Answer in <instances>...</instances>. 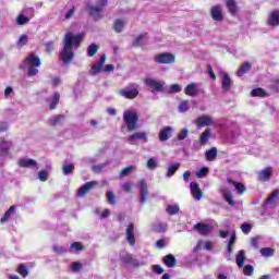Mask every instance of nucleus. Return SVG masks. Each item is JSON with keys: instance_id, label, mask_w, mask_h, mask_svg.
<instances>
[{"instance_id": "nucleus-1", "label": "nucleus", "mask_w": 279, "mask_h": 279, "mask_svg": "<svg viewBox=\"0 0 279 279\" xmlns=\"http://www.w3.org/2000/svg\"><path fill=\"white\" fill-rule=\"evenodd\" d=\"M83 38L84 36L82 34L74 35L73 33H66L64 35L63 49L59 52V60H61L62 64H72L73 60H75L73 49H78Z\"/></svg>"}, {"instance_id": "nucleus-2", "label": "nucleus", "mask_w": 279, "mask_h": 279, "mask_svg": "<svg viewBox=\"0 0 279 279\" xmlns=\"http://www.w3.org/2000/svg\"><path fill=\"white\" fill-rule=\"evenodd\" d=\"M40 64H43L40 57L36 56L35 53H31L25 58L24 64L20 65V69L24 71V69L27 66L28 77H34L38 75V66H40Z\"/></svg>"}, {"instance_id": "nucleus-3", "label": "nucleus", "mask_w": 279, "mask_h": 279, "mask_svg": "<svg viewBox=\"0 0 279 279\" xmlns=\"http://www.w3.org/2000/svg\"><path fill=\"white\" fill-rule=\"evenodd\" d=\"M123 121L126 125L128 132H134L138 125V114L132 111H124Z\"/></svg>"}, {"instance_id": "nucleus-4", "label": "nucleus", "mask_w": 279, "mask_h": 279, "mask_svg": "<svg viewBox=\"0 0 279 279\" xmlns=\"http://www.w3.org/2000/svg\"><path fill=\"white\" fill-rule=\"evenodd\" d=\"M138 191H140V202L141 204H147V197H149V189L147 186V181L141 179L138 181Z\"/></svg>"}, {"instance_id": "nucleus-5", "label": "nucleus", "mask_w": 279, "mask_h": 279, "mask_svg": "<svg viewBox=\"0 0 279 279\" xmlns=\"http://www.w3.org/2000/svg\"><path fill=\"white\" fill-rule=\"evenodd\" d=\"M156 64H173L175 56L171 52H162L155 57Z\"/></svg>"}, {"instance_id": "nucleus-6", "label": "nucleus", "mask_w": 279, "mask_h": 279, "mask_svg": "<svg viewBox=\"0 0 279 279\" xmlns=\"http://www.w3.org/2000/svg\"><path fill=\"white\" fill-rule=\"evenodd\" d=\"M193 229L196 230V232H198L201 236H208V234L213 232V227L204 222H198L194 225Z\"/></svg>"}, {"instance_id": "nucleus-7", "label": "nucleus", "mask_w": 279, "mask_h": 279, "mask_svg": "<svg viewBox=\"0 0 279 279\" xmlns=\"http://www.w3.org/2000/svg\"><path fill=\"white\" fill-rule=\"evenodd\" d=\"M126 242L131 247L136 245V238L134 236V222L128 225L125 230Z\"/></svg>"}, {"instance_id": "nucleus-8", "label": "nucleus", "mask_w": 279, "mask_h": 279, "mask_svg": "<svg viewBox=\"0 0 279 279\" xmlns=\"http://www.w3.org/2000/svg\"><path fill=\"white\" fill-rule=\"evenodd\" d=\"M210 16L213 21H217L218 23H221V21H223V11L221 9V5L217 4L211 7Z\"/></svg>"}, {"instance_id": "nucleus-9", "label": "nucleus", "mask_w": 279, "mask_h": 279, "mask_svg": "<svg viewBox=\"0 0 279 279\" xmlns=\"http://www.w3.org/2000/svg\"><path fill=\"white\" fill-rule=\"evenodd\" d=\"M145 84L149 88H151V93H160L163 90L162 83L154 80V78H145Z\"/></svg>"}, {"instance_id": "nucleus-10", "label": "nucleus", "mask_w": 279, "mask_h": 279, "mask_svg": "<svg viewBox=\"0 0 279 279\" xmlns=\"http://www.w3.org/2000/svg\"><path fill=\"white\" fill-rule=\"evenodd\" d=\"M120 260L124 264V265H132V267H140V263L138 259L134 258V256H132V254L130 253H124L120 256Z\"/></svg>"}, {"instance_id": "nucleus-11", "label": "nucleus", "mask_w": 279, "mask_h": 279, "mask_svg": "<svg viewBox=\"0 0 279 279\" xmlns=\"http://www.w3.org/2000/svg\"><path fill=\"white\" fill-rule=\"evenodd\" d=\"M221 88L225 93H230V88H232V78L228 73L222 72L221 74Z\"/></svg>"}, {"instance_id": "nucleus-12", "label": "nucleus", "mask_w": 279, "mask_h": 279, "mask_svg": "<svg viewBox=\"0 0 279 279\" xmlns=\"http://www.w3.org/2000/svg\"><path fill=\"white\" fill-rule=\"evenodd\" d=\"M97 186V181H89L86 182L84 185H82L78 191H77V195H80V197H84V195H86L87 193H90V191H93V189Z\"/></svg>"}, {"instance_id": "nucleus-13", "label": "nucleus", "mask_w": 279, "mask_h": 279, "mask_svg": "<svg viewBox=\"0 0 279 279\" xmlns=\"http://www.w3.org/2000/svg\"><path fill=\"white\" fill-rule=\"evenodd\" d=\"M119 95L125 99H136L138 97V88L134 87L131 89H120Z\"/></svg>"}, {"instance_id": "nucleus-14", "label": "nucleus", "mask_w": 279, "mask_h": 279, "mask_svg": "<svg viewBox=\"0 0 279 279\" xmlns=\"http://www.w3.org/2000/svg\"><path fill=\"white\" fill-rule=\"evenodd\" d=\"M271 173H272L271 167H267L264 170H260L257 173L258 182H269V180H271Z\"/></svg>"}, {"instance_id": "nucleus-15", "label": "nucleus", "mask_w": 279, "mask_h": 279, "mask_svg": "<svg viewBox=\"0 0 279 279\" xmlns=\"http://www.w3.org/2000/svg\"><path fill=\"white\" fill-rule=\"evenodd\" d=\"M190 189L194 199L199 201L202 199V197H204V192H202V189H199V184H197L196 182H191Z\"/></svg>"}, {"instance_id": "nucleus-16", "label": "nucleus", "mask_w": 279, "mask_h": 279, "mask_svg": "<svg viewBox=\"0 0 279 279\" xmlns=\"http://www.w3.org/2000/svg\"><path fill=\"white\" fill-rule=\"evenodd\" d=\"M267 25H269V27H278L279 26V10H274L268 15Z\"/></svg>"}, {"instance_id": "nucleus-17", "label": "nucleus", "mask_w": 279, "mask_h": 279, "mask_svg": "<svg viewBox=\"0 0 279 279\" xmlns=\"http://www.w3.org/2000/svg\"><path fill=\"white\" fill-rule=\"evenodd\" d=\"M227 182L234 186L235 191H238L239 195H245V192L247 191V187H245V184L241 182H236L232 180L231 178H227Z\"/></svg>"}, {"instance_id": "nucleus-18", "label": "nucleus", "mask_w": 279, "mask_h": 279, "mask_svg": "<svg viewBox=\"0 0 279 279\" xmlns=\"http://www.w3.org/2000/svg\"><path fill=\"white\" fill-rule=\"evenodd\" d=\"M184 94L187 95V97H195V95H199V90L197 89L196 83H190L184 88Z\"/></svg>"}, {"instance_id": "nucleus-19", "label": "nucleus", "mask_w": 279, "mask_h": 279, "mask_svg": "<svg viewBox=\"0 0 279 279\" xmlns=\"http://www.w3.org/2000/svg\"><path fill=\"white\" fill-rule=\"evenodd\" d=\"M220 193L225 199V202H227V204H229V206H235V202L232 198V192H230V190L222 187L220 189Z\"/></svg>"}, {"instance_id": "nucleus-20", "label": "nucleus", "mask_w": 279, "mask_h": 279, "mask_svg": "<svg viewBox=\"0 0 279 279\" xmlns=\"http://www.w3.org/2000/svg\"><path fill=\"white\" fill-rule=\"evenodd\" d=\"M104 64H106V54L101 56L98 63L92 66L90 74L97 75V73H100L101 69H104Z\"/></svg>"}, {"instance_id": "nucleus-21", "label": "nucleus", "mask_w": 279, "mask_h": 279, "mask_svg": "<svg viewBox=\"0 0 279 279\" xmlns=\"http://www.w3.org/2000/svg\"><path fill=\"white\" fill-rule=\"evenodd\" d=\"M162 263L163 265H166V267H169V269H173V267H175V265L178 264V260L175 259V256H173V254H168L163 256Z\"/></svg>"}, {"instance_id": "nucleus-22", "label": "nucleus", "mask_w": 279, "mask_h": 279, "mask_svg": "<svg viewBox=\"0 0 279 279\" xmlns=\"http://www.w3.org/2000/svg\"><path fill=\"white\" fill-rule=\"evenodd\" d=\"M173 134V128L166 126L159 132V141H169Z\"/></svg>"}, {"instance_id": "nucleus-23", "label": "nucleus", "mask_w": 279, "mask_h": 279, "mask_svg": "<svg viewBox=\"0 0 279 279\" xmlns=\"http://www.w3.org/2000/svg\"><path fill=\"white\" fill-rule=\"evenodd\" d=\"M226 8L231 16H236V12H239V7L236 5V0H227Z\"/></svg>"}, {"instance_id": "nucleus-24", "label": "nucleus", "mask_w": 279, "mask_h": 279, "mask_svg": "<svg viewBox=\"0 0 279 279\" xmlns=\"http://www.w3.org/2000/svg\"><path fill=\"white\" fill-rule=\"evenodd\" d=\"M87 12L89 14V16H94V19L97 21L98 19H101V16L99 15H95V14H99V12H104V8L100 5H87Z\"/></svg>"}, {"instance_id": "nucleus-25", "label": "nucleus", "mask_w": 279, "mask_h": 279, "mask_svg": "<svg viewBox=\"0 0 279 279\" xmlns=\"http://www.w3.org/2000/svg\"><path fill=\"white\" fill-rule=\"evenodd\" d=\"M19 167H22L23 169H27L29 167H36V160L34 159H27V158H21L17 161Z\"/></svg>"}, {"instance_id": "nucleus-26", "label": "nucleus", "mask_w": 279, "mask_h": 279, "mask_svg": "<svg viewBox=\"0 0 279 279\" xmlns=\"http://www.w3.org/2000/svg\"><path fill=\"white\" fill-rule=\"evenodd\" d=\"M211 123H213V118L208 116L198 117L196 120V125H198V128H206V125H210Z\"/></svg>"}, {"instance_id": "nucleus-27", "label": "nucleus", "mask_w": 279, "mask_h": 279, "mask_svg": "<svg viewBox=\"0 0 279 279\" xmlns=\"http://www.w3.org/2000/svg\"><path fill=\"white\" fill-rule=\"evenodd\" d=\"M205 157L208 162H213L217 158V147H211L205 151Z\"/></svg>"}, {"instance_id": "nucleus-28", "label": "nucleus", "mask_w": 279, "mask_h": 279, "mask_svg": "<svg viewBox=\"0 0 279 279\" xmlns=\"http://www.w3.org/2000/svg\"><path fill=\"white\" fill-rule=\"evenodd\" d=\"M235 263L240 269L243 268V266L245 265V251H239L235 257Z\"/></svg>"}, {"instance_id": "nucleus-29", "label": "nucleus", "mask_w": 279, "mask_h": 279, "mask_svg": "<svg viewBox=\"0 0 279 279\" xmlns=\"http://www.w3.org/2000/svg\"><path fill=\"white\" fill-rule=\"evenodd\" d=\"M251 69H252V63L250 62L243 63L236 72L238 77H243V75H245V73H247V71H250Z\"/></svg>"}, {"instance_id": "nucleus-30", "label": "nucleus", "mask_w": 279, "mask_h": 279, "mask_svg": "<svg viewBox=\"0 0 279 279\" xmlns=\"http://www.w3.org/2000/svg\"><path fill=\"white\" fill-rule=\"evenodd\" d=\"M251 97H269V94L263 87H257L251 92Z\"/></svg>"}, {"instance_id": "nucleus-31", "label": "nucleus", "mask_w": 279, "mask_h": 279, "mask_svg": "<svg viewBox=\"0 0 279 279\" xmlns=\"http://www.w3.org/2000/svg\"><path fill=\"white\" fill-rule=\"evenodd\" d=\"M16 211V206L12 205L3 215V217L0 219L1 223H5V221L10 220V217H12L13 213Z\"/></svg>"}, {"instance_id": "nucleus-32", "label": "nucleus", "mask_w": 279, "mask_h": 279, "mask_svg": "<svg viewBox=\"0 0 279 279\" xmlns=\"http://www.w3.org/2000/svg\"><path fill=\"white\" fill-rule=\"evenodd\" d=\"M129 141H147L146 132H137L130 135Z\"/></svg>"}, {"instance_id": "nucleus-33", "label": "nucleus", "mask_w": 279, "mask_h": 279, "mask_svg": "<svg viewBox=\"0 0 279 279\" xmlns=\"http://www.w3.org/2000/svg\"><path fill=\"white\" fill-rule=\"evenodd\" d=\"M62 121H64V114H57L52 119H50V125L51 128H56L58 125H61Z\"/></svg>"}, {"instance_id": "nucleus-34", "label": "nucleus", "mask_w": 279, "mask_h": 279, "mask_svg": "<svg viewBox=\"0 0 279 279\" xmlns=\"http://www.w3.org/2000/svg\"><path fill=\"white\" fill-rule=\"evenodd\" d=\"M58 104H60V93L56 92L49 105V110H56V108L58 107Z\"/></svg>"}, {"instance_id": "nucleus-35", "label": "nucleus", "mask_w": 279, "mask_h": 279, "mask_svg": "<svg viewBox=\"0 0 279 279\" xmlns=\"http://www.w3.org/2000/svg\"><path fill=\"white\" fill-rule=\"evenodd\" d=\"M97 51H99V46L92 44L87 48V56L89 58H95V56H97Z\"/></svg>"}, {"instance_id": "nucleus-36", "label": "nucleus", "mask_w": 279, "mask_h": 279, "mask_svg": "<svg viewBox=\"0 0 279 279\" xmlns=\"http://www.w3.org/2000/svg\"><path fill=\"white\" fill-rule=\"evenodd\" d=\"M180 169V163H173L169 166L168 171L166 172V178H171V175H175V171Z\"/></svg>"}, {"instance_id": "nucleus-37", "label": "nucleus", "mask_w": 279, "mask_h": 279, "mask_svg": "<svg viewBox=\"0 0 279 279\" xmlns=\"http://www.w3.org/2000/svg\"><path fill=\"white\" fill-rule=\"evenodd\" d=\"M123 27H124L123 20H121V19L116 20V22L113 24V31L117 34H121V32H123Z\"/></svg>"}, {"instance_id": "nucleus-38", "label": "nucleus", "mask_w": 279, "mask_h": 279, "mask_svg": "<svg viewBox=\"0 0 279 279\" xmlns=\"http://www.w3.org/2000/svg\"><path fill=\"white\" fill-rule=\"evenodd\" d=\"M16 271L20 274V276H22V278H27L29 276V270L27 269V266H25L24 264H21Z\"/></svg>"}, {"instance_id": "nucleus-39", "label": "nucleus", "mask_w": 279, "mask_h": 279, "mask_svg": "<svg viewBox=\"0 0 279 279\" xmlns=\"http://www.w3.org/2000/svg\"><path fill=\"white\" fill-rule=\"evenodd\" d=\"M259 252H260L262 256H265V258H269L270 256H274V254H276V251L271 247L260 248Z\"/></svg>"}, {"instance_id": "nucleus-40", "label": "nucleus", "mask_w": 279, "mask_h": 279, "mask_svg": "<svg viewBox=\"0 0 279 279\" xmlns=\"http://www.w3.org/2000/svg\"><path fill=\"white\" fill-rule=\"evenodd\" d=\"M166 213H168V215H178L180 213V206L178 205H168L166 208Z\"/></svg>"}, {"instance_id": "nucleus-41", "label": "nucleus", "mask_w": 279, "mask_h": 279, "mask_svg": "<svg viewBox=\"0 0 279 279\" xmlns=\"http://www.w3.org/2000/svg\"><path fill=\"white\" fill-rule=\"evenodd\" d=\"M279 190H274L268 198L265 199V204H274V201L278 199Z\"/></svg>"}, {"instance_id": "nucleus-42", "label": "nucleus", "mask_w": 279, "mask_h": 279, "mask_svg": "<svg viewBox=\"0 0 279 279\" xmlns=\"http://www.w3.org/2000/svg\"><path fill=\"white\" fill-rule=\"evenodd\" d=\"M134 169H136L135 166H129V167L122 169L120 171V178H128V175H130V173H132V171H134Z\"/></svg>"}, {"instance_id": "nucleus-43", "label": "nucleus", "mask_w": 279, "mask_h": 279, "mask_svg": "<svg viewBox=\"0 0 279 279\" xmlns=\"http://www.w3.org/2000/svg\"><path fill=\"white\" fill-rule=\"evenodd\" d=\"M154 232H167V225L162 223V222H158L156 225H154L153 227Z\"/></svg>"}, {"instance_id": "nucleus-44", "label": "nucleus", "mask_w": 279, "mask_h": 279, "mask_svg": "<svg viewBox=\"0 0 279 279\" xmlns=\"http://www.w3.org/2000/svg\"><path fill=\"white\" fill-rule=\"evenodd\" d=\"M62 171L64 175H70V173H73V171H75V165L73 163L64 165L62 168Z\"/></svg>"}, {"instance_id": "nucleus-45", "label": "nucleus", "mask_w": 279, "mask_h": 279, "mask_svg": "<svg viewBox=\"0 0 279 279\" xmlns=\"http://www.w3.org/2000/svg\"><path fill=\"white\" fill-rule=\"evenodd\" d=\"M107 199L111 206H114L117 204V195H114V192H107Z\"/></svg>"}, {"instance_id": "nucleus-46", "label": "nucleus", "mask_w": 279, "mask_h": 279, "mask_svg": "<svg viewBox=\"0 0 279 279\" xmlns=\"http://www.w3.org/2000/svg\"><path fill=\"white\" fill-rule=\"evenodd\" d=\"M179 112H189V100H182L180 102Z\"/></svg>"}, {"instance_id": "nucleus-47", "label": "nucleus", "mask_w": 279, "mask_h": 279, "mask_svg": "<svg viewBox=\"0 0 279 279\" xmlns=\"http://www.w3.org/2000/svg\"><path fill=\"white\" fill-rule=\"evenodd\" d=\"M84 268V265H82L80 262H74L71 265V269L74 274H77V271L82 270Z\"/></svg>"}, {"instance_id": "nucleus-48", "label": "nucleus", "mask_w": 279, "mask_h": 279, "mask_svg": "<svg viewBox=\"0 0 279 279\" xmlns=\"http://www.w3.org/2000/svg\"><path fill=\"white\" fill-rule=\"evenodd\" d=\"M28 21H29V17H27L23 14H20L16 19L17 25H25V24H27Z\"/></svg>"}, {"instance_id": "nucleus-49", "label": "nucleus", "mask_w": 279, "mask_h": 279, "mask_svg": "<svg viewBox=\"0 0 279 279\" xmlns=\"http://www.w3.org/2000/svg\"><path fill=\"white\" fill-rule=\"evenodd\" d=\"M243 274H244V276H253L254 275V266H252V265L244 266Z\"/></svg>"}, {"instance_id": "nucleus-50", "label": "nucleus", "mask_w": 279, "mask_h": 279, "mask_svg": "<svg viewBox=\"0 0 279 279\" xmlns=\"http://www.w3.org/2000/svg\"><path fill=\"white\" fill-rule=\"evenodd\" d=\"M156 167H158L156 159H154V158L148 159L147 169H149L150 171H154V169H156Z\"/></svg>"}, {"instance_id": "nucleus-51", "label": "nucleus", "mask_w": 279, "mask_h": 279, "mask_svg": "<svg viewBox=\"0 0 279 279\" xmlns=\"http://www.w3.org/2000/svg\"><path fill=\"white\" fill-rule=\"evenodd\" d=\"M241 230L244 234H250L252 232V225L245 222L241 226Z\"/></svg>"}, {"instance_id": "nucleus-52", "label": "nucleus", "mask_w": 279, "mask_h": 279, "mask_svg": "<svg viewBox=\"0 0 279 279\" xmlns=\"http://www.w3.org/2000/svg\"><path fill=\"white\" fill-rule=\"evenodd\" d=\"M27 40H29L27 35H22L17 40V45H20V47H25V45H27Z\"/></svg>"}, {"instance_id": "nucleus-53", "label": "nucleus", "mask_w": 279, "mask_h": 279, "mask_svg": "<svg viewBox=\"0 0 279 279\" xmlns=\"http://www.w3.org/2000/svg\"><path fill=\"white\" fill-rule=\"evenodd\" d=\"M189 136V130L187 129H182L180 133L178 134V140L179 141H184Z\"/></svg>"}, {"instance_id": "nucleus-54", "label": "nucleus", "mask_w": 279, "mask_h": 279, "mask_svg": "<svg viewBox=\"0 0 279 279\" xmlns=\"http://www.w3.org/2000/svg\"><path fill=\"white\" fill-rule=\"evenodd\" d=\"M210 134H211L210 130H209V129H206V130L202 133V135H201V137H199V141H208V140L210 138Z\"/></svg>"}, {"instance_id": "nucleus-55", "label": "nucleus", "mask_w": 279, "mask_h": 279, "mask_svg": "<svg viewBox=\"0 0 279 279\" xmlns=\"http://www.w3.org/2000/svg\"><path fill=\"white\" fill-rule=\"evenodd\" d=\"M145 38L144 34H140L133 41V47H141V40Z\"/></svg>"}, {"instance_id": "nucleus-56", "label": "nucleus", "mask_w": 279, "mask_h": 279, "mask_svg": "<svg viewBox=\"0 0 279 279\" xmlns=\"http://www.w3.org/2000/svg\"><path fill=\"white\" fill-rule=\"evenodd\" d=\"M208 173V168L203 167L196 172L197 178H204Z\"/></svg>"}, {"instance_id": "nucleus-57", "label": "nucleus", "mask_w": 279, "mask_h": 279, "mask_svg": "<svg viewBox=\"0 0 279 279\" xmlns=\"http://www.w3.org/2000/svg\"><path fill=\"white\" fill-rule=\"evenodd\" d=\"M38 178H39L40 182H47V179H48L47 171H45V170L39 171Z\"/></svg>"}, {"instance_id": "nucleus-58", "label": "nucleus", "mask_w": 279, "mask_h": 279, "mask_svg": "<svg viewBox=\"0 0 279 279\" xmlns=\"http://www.w3.org/2000/svg\"><path fill=\"white\" fill-rule=\"evenodd\" d=\"M170 93H182V87L178 84H172L170 86Z\"/></svg>"}, {"instance_id": "nucleus-59", "label": "nucleus", "mask_w": 279, "mask_h": 279, "mask_svg": "<svg viewBox=\"0 0 279 279\" xmlns=\"http://www.w3.org/2000/svg\"><path fill=\"white\" fill-rule=\"evenodd\" d=\"M133 186H134V184L126 182V183L122 184V191H124L125 193H130V191H132Z\"/></svg>"}, {"instance_id": "nucleus-60", "label": "nucleus", "mask_w": 279, "mask_h": 279, "mask_svg": "<svg viewBox=\"0 0 279 279\" xmlns=\"http://www.w3.org/2000/svg\"><path fill=\"white\" fill-rule=\"evenodd\" d=\"M71 247L73 250H76V252H82V250H84V245H82L80 242L72 243Z\"/></svg>"}, {"instance_id": "nucleus-61", "label": "nucleus", "mask_w": 279, "mask_h": 279, "mask_svg": "<svg viewBox=\"0 0 279 279\" xmlns=\"http://www.w3.org/2000/svg\"><path fill=\"white\" fill-rule=\"evenodd\" d=\"M207 73L211 80H217V75H215V71H213V65L208 64L207 65Z\"/></svg>"}, {"instance_id": "nucleus-62", "label": "nucleus", "mask_w": 279, "mask_h": 279, "mask_svg": "<svg viewBox=\"0 0 279 279\" xmlns=\"http://www.w3.org/2000/svg\"><path fill=\"white\" fill-rule=\"evenodd\" d=\"M153 271L155 272V274H165V269L162 268V266H160V265H154L153 266Z\"/></svg>"}, {"instance_id": "nucleus-63", "label": "nucleus", "mask_w": 279, "mask_h": 279, "mask_svg": "<svg viewBox=\"0 0 279 279\" xmlns=\"http://www.w3.org/2000/svg\"><path fill=\"white\" fill-rule=\"evenodd\" d=\"M73 14H75V7H72L66 13H65V21H69V19H71V16H73Z\"/></svg>"}, {"instance_id": "nucleus-64", "label": "nucleus", "mask_w": 279, "mask_h": 279, "mask_svg": "<svg viewBox=\"0 0 279 279\" xmlns=\"http://www.w3.org/2000/svg\"><path fill=\"white\" fill-rule=\"evenodd\" d=\"M46 51L48 53H52V51H53V41H49V43L46 44Z\"/></svg>"}]
</instances>
